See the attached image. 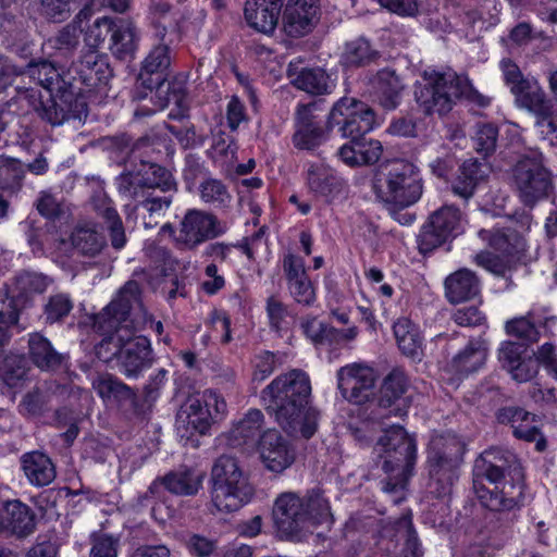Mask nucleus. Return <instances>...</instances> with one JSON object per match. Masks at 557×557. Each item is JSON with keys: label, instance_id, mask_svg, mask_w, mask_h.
<instances>
[{"label": "nucleus", "instance_id": "nucleus-1", "mask_svg": "<svg viewBox=\"0 0 557 557\" xmlns=\"http://www.w3.org/2000/svg\"><path fill=\"white\" fill-rule=\"evenodd\" d=\"M147 321L139 284L128 281L95 317V329L104 335L96 347L98 359L106 363L115 361V367L126 379H138L153 362L150 341L134 336L146 327Z\"/></svg>", "mask_w": 557, "mask_h": 557}, {"label": "nucleus", "instance_id": "nucleus-2", "mask_svg": "<svg viewBox=\"0 0 557 557\" xmlns=\"http://www.w3.org/2000/svg\"><path fill=\"white\" fill-rule=\"evenodd\" d=\"M311 383L306 372L294 369L277 375L261 391L270 416L289 435L310 438L317 431L319 412L309 406Z\"/></svg>", "mask_w": 557, "mask_h": 557}, {"label": "nucleus", "instance_id": "nucleus-3", "mask_svg": "<svg viewBox=\"0 0 557 557\" xmlns=\"http://www.w3.org/2000/svg\"><path fill=\"white\" fill-rule=\"evenodd\" d=\"M473 491L492 511H510L523 496L522 467L516 455L500 448L483 451L473 466Z\"/></svg>", "mask_w": 557, "mask_h": 557}, {"label": "nucleus", "instance_id": "nucleus-4", "mask_svg": "<svg viewBox=\"0 0 557 557\" xmlns=\"http://www.w3.org/2000/svg\"><path fill=\"white\" fill-rule=\"evenodd\" d=\"M25 77L34 81L36 87L17 83L14 86L16 97L26 100L42 121L51 126H60L70 120H81L86 106L77 101L72 103L67 99L73 96V92L67 94L71 84L62 77L53 63L47 60L29 62L21 73V81Z\"/></svg>", "mask_w": 557, "mask_h": 557}, {"label": "nucleus", "instance_id": "nucleus-5", "mask_svg": "<svg viewBox=\"0 0 557 557\" xmlns=\"http://www.w3.org/2000/svg\"><path fill=\"white\" fill-rule=\"evenodd\" d=\"M373 189L380 201L405 209L421 198L423 180L416 164L405 159H394L379 166Z\"/></svg>", "mask_w": 557, "mask_h": 557}, {"label": "nucleus", "instance_id": "nucleus-6", "mask_svg": "<svg viewBox=\"0 0 557 557\" xmlns=\"http://www.w3.org/2000/svg\"><path fill=\"white\" fill-rule=\"evenodd\" d=\"M211 500L220 512H233L247 504L253 488L238 461L227 455L220 456L211 471Z\"/></svg>", "mask_w": 557, "mask_h": 557}, {"label": "nucleus", "instance_id": "nucleus-7", "mask_svg": "<svg viewBox=\"0 0 557 557\" xmlns=\"http://www.w3.org/2000/svg\"><path fill=\"white\" fill-rule=\"evenodd\" d=\"M468 89V82L455 72L441 73L425 70L422 82L414 88V98L424 114L448 113L455 100L462 97Z\"/></svg>", "mask_w": 557, "mask_h": 557}, {"label": "nucleus", "instance_id": "nucleus-8", "mask_svg": "<svg viewBox=\"0 0 557 557\" xmlns=\"http://www.w3.org/2000/svg\"><path fill=\"white\" fill-rule=\"evenodd\" d=\"M512 184L520 201L529 208L548 196L553 185L542 152L531 150L518 160L512 169Z\"/></svg>", "mask_w": 557, "mask_h": 557}, {"label": "nucleus", "instance_id": "nucleus-9", "mask_svg": "<svg viewBox=\"0 0 557 557\" xmlns=\"http://www.w3.org/2000/svg\"><path fill=\"white\" fill-rule=\"evenodd\" d=\"M375 450L380 454L382 469L386 473L400 470L403 481L412 474L417 461V441L403 426H393L377 441Z\"/></svg>", "mask_w": 557, "mask_h": 557}, {"label": "nucleus", "instance_id": "nucleus-10", "mask_svg": "<svg viewBox=\"0 0 557 557\" xmlns=\"http://www.w3.org/2000/svg\"><path fill=\"white\" fill-rule=\"evenodd\" d=\"M500 69L506 85L515 96L516 104L532 113L535 120L545 115L554 107L539 82L534 78L525 77L519 66L510 59H504L500 62Z\"/></svg>", "mask_w": 557, "mask_h": 557}, {"label": "nucleus", "instance_id": "nucleus-11", "mask_svg": "<svg viewBox=\"0 0 557 557\" xmlns=\"http://www.w3.org/2000/svg\"><path fill=\"white\" fill-rule=\"evenodd\" d=\"M375 125V113L367 103L355 98H341L327 116V128L338 126L343 137L359 138Z\"/></svg>", "mask_w": 557, "mask_h": 557}, {"label": "nucleus", "instance_id": "nucleus-12", "mask_svg": "<svg viewBox=\"0 0 557 557\" xmlns=\"http://www.w3.org/2000/svg\"><path fill=\"white\" fill-rule=\"evenodd\" d=\"M115 186L121 196H143V191L157 188L163 193L177 191L172 173L158 164H141L138 171L121 173L115 178Z\"/></svg>", "mask_w": 557, "mask_h": 557}, {"label": "nucleus", "instance_id": "nucleus-13", "mask_svg": "<svg viewBox=\"0 0 557 557\" xmlns=\"http://www.w3.org/2000/svg\"><path fill=\"white\" fill-rule=\"evenodd\" d=\"M226 230L225 223L214 214L189 209L180 222L174 242L181 249L194 250L201 244L223 235Z\"/></svg>", "mask_w": 557, "mask_h": 557}, {"label": "nucleus", "instance_id": "nucleus-14", "mask_svg": "<svg viewBox=\"0 0 557 557\" xmlns=\"http://www.w3.org/2000/svg\"><path fill=\"white\" fill-rule=\"evenodd\" d=\"M461 231V213L454 206H443L423 224L418 235L420 252L428 253L456 237Z\"/></svg>", "mask_w": 557, "mask_h": 557}, {"label": "nucleus", "instance_id": "nucleus-15", "mask_svg": "<svg viewBox=\"0 0 557 557\" xmlns=\"http://www.w3.org/2000/svg\"><path fill=\"white\" fill-rule=\"evenodd\" d=\"M337 387L347 401L356 405L367 403L376 383V372L366 363L354 362L338 369Z\"/></svg>", "mask_w": 557, "mask_h": 557}, {"label": "nucleus", "instance_id": "nucleus-16", "mask_svg": "<svg viewBox=\"0 0 557 557\" xmlns=\"http://www.w3.org/2000/svg\"><path fill=\"white\" fill-rule=\"evenodd\" d=\"M274 522L282 537L299 541L307 529V516L302 499L293 492L281 494L274 504Z\"/></svg>", "mask_w": 557, "mask_h": 557}, {"label": "nucleus", "instance_id": "nucleus-17", "mask_svg": "<svg viewBox=\"0 0 557 557\" xmlns=\"http://www.w3.org/2000/svg\"><path fill=\"white\" fill-rule=\"evenodd\" d=\"M170 44L165 39V33H161L144 59L138 81L147 89H160L165 83L172 62Z\"/></svg>", "mask_w": 557, "mask_h": 557}, {"label": "nucleus", "instance_id": "nucleus-18", "mask_svg": "<svg viewBox=\"0 0 557 557\" xmlns=\"http://www.w3.org/2000/svg\"><path fill=\"white\" fill-rule=\"evenodd\" d=\"M315 103L298 104L295 112L293 145L300 150H313L327 139V127L323 128L314 114Z\"/></svg>", "mask_w": 557, "mask_h": 557}, {"label": "nucleus", "instance_id": "nucleus-19", "mask_svg": "<svg viewBox=\"0 0 557 557\" xmlns=\"http://www.w3.org/2000/svg\"><path fill=\"white\" fill-rule=\"evenodd\" d=\"M319 0H288L283 11V29L293 38L312 32L319 22Z\"/></svg>", "mask_w": 557, "mask_h": 557}, {"label": "nucleus", "instance_id": "nucleus-20", "mask_svg": "<svg viewBox=\"0 0 557 557\" xmlns=\"http://www.w3.org/2000/svg\"><path fill=\"white\" fill-rule=\"evenodd\" d=\"M264 431V414L259 409H250L233 423L224 437L227 446L250 451L260 445Z\"/></svg>", "mask_w": 557, "mask_h": 557}, {"label": "nucleus", "instance_id": "nucleus-21", "mask_svg": "<svg viewBox=\"0 0 557 557\" xmlns=\"http://www.w3.org/2000/svg\"><path fill=\"white\" fill-rule=\"evenodd\" d=\"M73 79L79 82L88 90L106 86L113 73L108 55L96 50H89L73 63Z\"/></svg>", "mask_w": 557, "mask_h": 557}, {"label": "nucleus", "instance_id": "nucleus-22", "mask_svg": "<svg viewBox=\"0 0 557 557\" xmlns=\"http://www.w3.org/2000/svg\"><path fill=\"white\" fill-rule=\"evenodd\" d=\"M258 448L262 463L272 472L281 473L295 461L294 449L274 429L263 432Z\"/></svg>", "mask_w": 557, "mask_h": 557}, {"label": "nucleus", "instance_id": "nucleus-23", "mask_svg": "<svg viewBox=\"0 0 557 557\" xmlns=\"http://www.w3.org/2000/svg\"><path fill=\"white\" fill-rule=\"evenodd\" d=\"M212 424V411L197 397L188 398L176 413L175 426L181 437L206 434Z\"/></svg>", "mask_w": 557, "mask_h": 557}, {"label": "nucleus", "instance_id": "nucleus-24", "mask_svg": "<svg viewBox=\"0 0 557 557\" xmlns=\"http://www.w3.org/2000/svg\"><path fill=\"white\" fill-rule=\"evenodd\" d=\"M487 345L482 338L469 341L467 346L456 354L444 368L451 375V380H461L469 374L479 371L485 363Z\"/></svg>", "mask_w": 557, "mask_h": 557}, {"label": "nucleus", "instance_id": "nucleus-25", "mask_svg": "<svg viewBox=\"0 0 557 557\" xmlns=\"http://www.w3.org/2000/svg\"><path fill=\"white\" fill-rule=\"evenodd\" d=\"M307 185L315 197L331 202L345 191L346 184L342 177L330 166L317 163L311 164L307 171Z\"/></svg>", "mask_w": 557, "mask_h": 557}, {"label": "nucleus", "instance_id": "nucleus-26", "mask_svg": "<svg viewBox=\"0 0 557 557\" xmlns=\"http://www.w3.org/2000/svg\"><path fill=\"white\" fill-rule=\"evenodd\" d=\"M479 237L486 242L491 248L498 251L504 258L515 262L520 260L525 251L527 243L524 237L516 230L506 228H482Z\"/></svg>", "mask_w": 557, "mask_h": 557}, {"label": "nucleus", "instance_id": "nucleus-27", "mask_svg": "<svg viewBox=\"0 0 557 557\" xmlns=\"http://www.w3.org/2000/svg\"><path fill=\"white\" fill-rule=\"evenodd\" d=\"M287 76L294 87L310 95L331 94L334 83L327 73L321 67H302L290 62L287 69Z\"/></svg>", "mask_w": 557, "mask_h": 557}, {"label": "nucleus", "instance_id": "nucleus-28", "mask_svg": "<svg viewBox=\"0 0 557 557\" xmlns=\"http://www.w3.org/2000/svg\"><path fill=\"white\" fill-rule=\"evenodd\" d=\"M134 201V205L127 203L129 214H136L143 220L146 228H153L164 216L165 211L172 203V195L156 197L152 193L143 191V196H123Z\"/></svg>", "mask_w": 557, "mask_h": 557}, {"label": "nucleus", "instance_id": "nucleus-29", "mask_svg": "<svg viewBox=\"0 0 557 557\" xmlns=\"http://www.w3.org/2000/svg\"><path fill=\"white\" fill-rule=\"evenodd\" d=\"M407 391L406 375L399 370H393L383 381L380 391L379 405L381 408L391 409L395 417H404L407 413L409 403L404 394Z\"/></svg>", "mask_w": 557, "mask_h": 557}, {"label": "nucleus", "instance_id": "nucleus-30", "mask_svg": "<svg viewBox=\"0 0 557 557\" xmlns=\"http://www.w3.org/2000/svg\"><path fill=\"white\" fill-rule=\"evenodd\" d=\"M282 0H251L245 4V18L256 30L270 34L277 23L282 12Z\"/></svg>", "mask_w": 557, "mask_h": 557}, {"label": "nucleus", "instance_id": "nucleus-31", "mask_svg": "<svg viewBox=\"0 0 557 557\" xmlns=\"http://www.w3.org/2000/svg\"><path fill=\"white\" fill-rule=\"evenodd\" d=\"M462 460H433L426 459L428 488L435 497L441 498L451 494L453 486L458 479V469Z\"/></svg>", "mask_w": 557, "mask_h": 557}, {"label": "nucleus", "instance_id": "nucleus-32", "mask_svg": "<svg viewBox=\"0 0 557 557\" xmlns=\"http://www.w3.org/2000/svg\"><path fill=\"white\" fill-rule=\"evenodd\" d=\"M91 207L98 218L103 220L109 231L111 245L114 249H122L127 239L122 219L113 201L104 193H98L91 198Z\"/></svg>", "mask_w": 557, "mask_h": 557}, {"label": "nucleus", "instance_id": "nucleus-33", "mask_svg": "<svg viewBox=\"0 0 557 557\" xmlns=\"http://www.w3.org/2000/svg\"><path fill=\"white\" fill-rule=\"evenodd\" d=\"M2 527L17 539H25L36 529L35 513L21 500L7 502L2 515Z\"/></svg>", "mask_w": 557, "mask_h": 557}, {"label": "nucleus", "instance_id": "nucleus-34", "mask_svg": "<svg viewBox=\"0 0 557 557\" xmlns=\"http://www.w3.org/2000/svg\"><path fill=\"white\" fill-rule=\"evenodd\" d=\"M70 239L74 250L88 258L97 257L107 247L106 236L94 222H78L73 228Z\"/></svg>", "mask_w": 557, "mask_h": 557}, {"label": "nucleus", "instance_id": "nucleus-35", "mask_svg": "<svg viewBox=\"0 0 557 557\" xmlns=\"http://www.w3.org/2000/svg\"><path fill=\"white\" fill-rule=\"evenodd\" d=\"M20 460L22 471L33 486H47L55 479V467L46 454L33 450L23 454Z\"/></svg>", "mask_w": 557, "mask_h": 557}, {"label": "nucleus", "instance_id": "nucleus-36", "mask_svg": "<svg viewBox=\"0 0 557 557\" xmlns=\"http://www.w3.org/2000/svg\"><path fill=\"white\" fill-rule=\"evenodd\" d=\"M139 33L132 21L119 20L110 36L109 50L119 60L134 59L138 49Z\"/></svg>", "mask_w": 557, "mask_h": 557}, {"label": "nucleus", "instance_id": "nucleus-37", "mask_svg": "<svg viewBox=\"0 0 557 557\" xmlns=\"http://www.w3.org/2000/svg\"><path fill=\"white\" fill-rule=\"evenodd\" d=\"M92 387L104 403L135 405L137 393L119 377L110 373H103L92 381Z\"/></svg>", "mask_w": 557, "mask_h": 557}, {"label": "nucleus", "instance_id": "nucleus-38", "mask_svg": "<svg viewBox=\"0 0 557 557\" xmlns=\"http://www.w3.org/2000/svg\"><path fill=\"white\" fill-rule=\"evenodd\" d=\"M372 85L375 98L384 109L394 110L399 106L404 85L394 70L379 71Z\"/></svg>", "mask_w": 557, "mask_h": 557}, {"label": "nucleus", "instance_id": "nucleus-39", "mask_svg": "<svg viewBox=\"0 0 557 557\" xmlns=\"http://www.w3.org/2000/svg\"><path fill=\"white\" fill-rule=\"evenodd\" d=\"M480 287V280L468 269L458 270L445 280V294L451 304L474 298L479 295Z\"/></svg>", "mask_w": 557, "mask_h": 557}, {"label": "nucleus", "instance_id": "nucleus-40", "mask_svg": "<svg viewBox=\"0 0 557 557\" xmlns=\"http://www.w3.org/2000/svg\"><path fill=\"white\" fill-rule=\"evenodd\" d=\"M59 386L54 383H45L28 391L18 404V412L28 418L40 417L49 411Z\"/></svg>", "mask_w": 557, "mask_h": 557}, {"label": "nucleus", "instance_id": "nucleus-41", "mask_svg": "<svg viewBox=\"0 0 557 557\" xmlns=\"http://www.w3.org/2000/svg\"><path fill=\"white\" fill-rule=\"evenodd\" d=\"M483 165L476 160H467L458 170V174L451 182L453 194L465 201L473 197L478 186L484 181Z\"/></svg>", "mask_w": 557, "mask_h": 557}, {"label": "nucleus", "instance_id": "nucleus-42", "mask_svg": "<svg viewBox=\"0 0 557 557\" xmlns=\"http://www.w3.org/2000/svg\"><path fill=\"white\" fill-rule=\"evenodd\" d=\"M28 346L30 359L41 370H59L66 361V356L58 352L51 343L39 333L29 336Z\"/></svg>", "mask_w": 557, "mask_h": 557}, {"label": "nucleus", "instance_id": "nucleus-43", "mask_svg": "<svg viewBox=\"0 0 557 557\" xmlns=\"http://www.w3.org/2000/svg\"><path fill=\"white\" fill-rule=\"evenodd\" d=\"M42 14L54 23H62L70 18L72 12L78 8V0H39ZM83 8L75 16L76 22H82L91 13L95 0H82Z\"/></svg>", "mask_w": 557, "mask_h": 557}, {"label": "nucleus", "instance_id": "nucleus-44", "mask_svg": "<svg viewBox=\"0 0 557 557\" xmlns=\"http://www.w3.org/2000/svg\"><path fill=\"white\" fill-rule=\"evenodd\" d=\"M380 52L364 37H358L345 44L341 63L345 67H362L374 63Z\"/></svg>", "mask_w": 557, "mask_h": 557}, {"label": "nucleus", "instance_id": "nucleus-45", "mask_svg": "<svg viewBox=\"0 0 557 557\" xmlns=\"http://www.w3.org/2000/svg\"><path fill=\"white\" fill-rule=\"evenodd\" d=\"M465 453L463 442L455 434L443 433L432 436L426 451V459L433 460H462Z\"/></svg>", "mask_w": 557, "mask_h": 557}, {"label": "nucleus", "instance_id": "nucleus-46", "mask_svg": "<svg viewBox=\"0 0 557 557\" xmlns=\"http://www.w3.org/2000/svg\"><path fill=\"white\" fill-rule=\"evenodd\" d=\"M25 166L16 158L0 156V189L8 197L16 196L23 188Z\"/></svg>", "mask_w": 557, "mask_h": 557}, {"label": "nucleus", "instance_id": "nucleus-47", "mask_svg": "<svg viewBox=\"0 0 557 557\" xmlns=\"http://www.w3.org/2000/svg\"><path fill=\"white\" fill-rule=\"evenodd\" d=\"M161 483L172 494L191 496L201 486V478L188 468L171 471L161 479Z\"/></svg>", "mask_w": 557, "mask_h": 557}, {"label": "nucleus", "instance_id": "nucleus-48", "mask_svg": "<svg viewBox=\"0 0 557 557\" xmlns=\"http://www.w3.org/2000/svg\"><path fill=\"white\" fill-rule=\"evenodd\" d=\"M305 505V513L307 516V525L309 523L315 525H330L333 523V515L329 499L320 488L309 491L302 500Z\"/></svg>", "mask_w": 557, "mask_h": 557}, {"label": "nucleus", "instance_id": "nucleus-49", "mask_svg": "<svg viewBox=\"0 0 557 557\" xmlns=\"http://www.w3.org/2000/svg\"><path fill=\"white\" fill-rule=\"evenodd\" d=\"M394 335L401 352L417 358L421 351L422 338L416 324L408 318H399L393 325Z\"/></svg>", "mask_w": 557, "mask_h": 557}, {"label": "nucleus", "instance_id": "nucleus-50", "mask_svg": "<svg viewBox=\"0 0 557 557\" xmlns=\"http://www.w3.org/2000/svg\"><path fill=\"white\" fill-rule=\"evenodd\" d=\"M540 309L537 307H533L525 315L508 320L505 324L506 333L528 343H535L540 337L535 322L540 321Z\"/></svg>", "mask_w": 557, "mask_h": 557}, {"label": "nucleus", "instance_id": "nucleus-51", "mask_svg": "<svg viewBox=\"0 0 557 557\" xmlns=\"http://www.w3.org/2000/svg\"><path fill=\"white\" fill-rule=\"evenodd\" d=\"M74 308L69 294L58 293L48 297L44 306V318L47 324L62 323Z\"/></svg>", "mask_w": 557, "mask_h": 557}, {"label": "nucleus", "instance_id": "nucleus-52", "mask_svg": "<svg viewBox=\"0 0 557 557\" xmlns=\"http://www.w3.org/2000/svg\"><path fill=\"white\" fill-rule=\"evenodd\" d=\"M27 360L24 356L10 354L0 362V377L9 387H15L26 377Z\"/></svg>", "mask_w": 557, "mask_h": 557}, {"label": "nucleus", "instance_id": "nucleus-53", "mask_svg": "<svg viewBox=\"0 0 557 557\" xmlns=\"http://www.w3.org/2000/svg\"><path fill=\"white\" fill-rule=\"evenodd\" d=\"M202 201L214 206H224L231 200L226 186L216 178H206L199 185Z\"/></svg>", "mask_w": 557, "mask_h": 557}, {"label": "nucleus", "instance_id": "nucleus-54", "mask_svg": "<svg viewBox=\"0 0 557 557\" xmlns=\"http://www.w3.org/2000/svg\"><path fill=\"white\" fill-rule=\"evenodd\" d=\"M115 23L116 22L107 16L96 18L94 23L90 24L85 32V44L94 50L97 49L100 45L104 42L108 35L111 36Z\"/></svg>", "mask_w": 557, "mask_h": 557}, {"label": "nucleus", "instance_id": "nucleus-55", "mask_svg": "<svg viewBox=\"0 0 557 557\" xmlns=\"http://www.w3.org/2000/svg\"><path fill=\"white\" fill-rule=\"evenodd\" d=\"M252 364V380L263 382L282 366V358L278 354L263 350L255 356Z\"/></svg>", "mask_w": 557, "mask_h": 557}, {"label": "nucleus", "instance_id": "nucleus-56", "mask_svg": "<svg viewBox=\"0 0 557 557\" xmlns=\"http://www.w3.org/2000/svg\"><path fill=\"white\" fill-rule=\"evenodd\" d=\"M395 528L397 534L405 539V557H422V550L417 533L413 530L411 518L403 516L396 521Z\"/></svg>", "mask_w": 557, "mask_h": 557}, {"label": "nucleus", "instance_id": "nucleus-57", "mask_svg": "<svg viewBox=\"0 0 557 557\" xmlns=\"http://www.w3.org/2000/svg\"><path fill=\"white\" fill-rule=\"evenodd\" d=\"M48 44L61 52H73L79 46L77 27L73 24L65 25L48 40Z\"/></svg>", "mask_w": 557, "mask_h": 557}, {"label": "nucleus", "instance_id": "nucleus-58", "mask_svg": "<svg viewBox=\"0 0 557 557\" xmlns=\"http://www.w3.org/2000/svg\"><path fill=\"white\" fill-rule=\"evenodd\" d=\"M287 288L292 298L305 307L312 306L317 299L315 289L309 276L288 283Z\"/></svg>", "mask_w": 557, "mask_h": 557}, {"label": "nucleus", "instance_id": "nucleus-59", "mask_svg": "<svg viewBox=\"0 0 557 557\" xmlns=\"http://www.w3.org/2000/svg\"><path fill=\"white\" fill-rule=\"evenodd\" d=\"M498 129L493 124H482L478 126V131L473 138L478 152L488 156L496 148Z\"/></svg>", "mask_w": 557, "mask_h": 557}, {"label": "nucleus", "instance_id": "nucleus-60", "mask_svg": "<svg viewBox=\"0 0 557 557\" xmlns=\"http://www.w3.org/2000/svg\"><path fill=\"white\" fill-rule=\"evenodd\" d=\"M512 433L517 438L527 442H535L539 451L544 450L546 447V441L541 436L540 429L535 423V416L532 413L531 419H525V421H521L520 424H515V431Z\"/></svg>", "mask_w": 557, "mask_h": 557}, {"label": "nucleus", "instance_id": "nucleus-61", "mask_svg": "<svg viewBox=\"0 0 557 557\" xmlns=\"http://www.w3.org/2000/svg\"><path fill=\"white\" fill-rule=\"evenodd\" d=\"M119 539L109 534H94L89 557H117Z\"/></svg>", "mask_w": 557, "mask_h": 557}, {"label": "nucleus", "instance_id": "nucleus-62", "mask_svg": "<svg viewBox=\"0 0 557 557\" xmlns=\"http://www.w3.org/2000/svg\"><path fill=\"white\" fill-rule=\"evenodd\" d=\"M359 162L362 164H374L383 153V146L376 139H366L364 136L356 138Z\"/></svg>", "mask_w": 557, "mask_h": 557}, {"label": "nucleus", "instance_id": "nucleus-63", "mask_svg": "<svg viewBox=\"0 0 557 557\" xmlns=\"http://www.w3.org/2000/svg\"><path fill=\"white\" fill-rule=\"evenodd\" d=\"M474 261L479 267L494 273L504 275L510 268L511 261L503 256H495L490 251H481L474 256Z\"/></svg>", "mask_w": 557, "mask_h": 557}, {"label": "nucleus", "instance_id": "nucleus-64", "mask_svg": "<svg viewBox=\"0 0 557 557\" xmlns=\"http://www.w3.org/2000/svg\"><path fill=\"white\" fill-rule=\"evenodd\" d=\"M535 126L550 146L557 148V107L550 108L545 115L535 120Z\"/></svg>", "mask_w": 557, "mask_h": 557}]
</instances>
